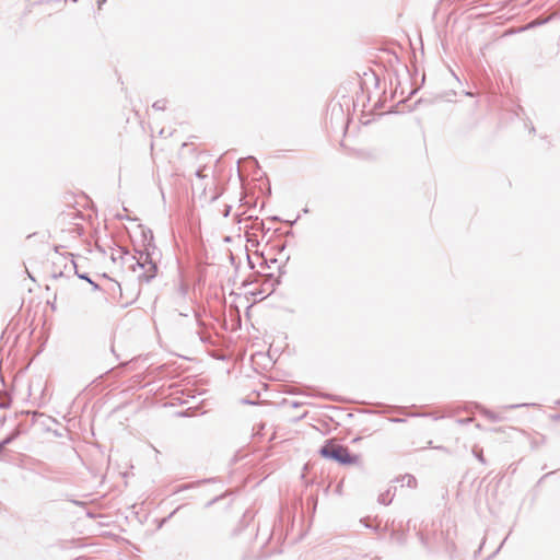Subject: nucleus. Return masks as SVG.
I'll use <instances>...</instances> for the list:
<instances>
[{"label": "nucleus", "instance_id": "obj_1", "mask_svg": "<svg viewBox=\"0 0 560 560\" xmlns=\"http://www.w3.org/2000/svg\"><path fill=\"white\" fill-rule=\"evenodd\" d=\"M325 458L334 459L342 465H354L359 462V456L349 452L348 447L339 444L336 440H329L319 451Z\"/></svg>", "mask_w": 560, "mask_h": 560}]
</instances>
